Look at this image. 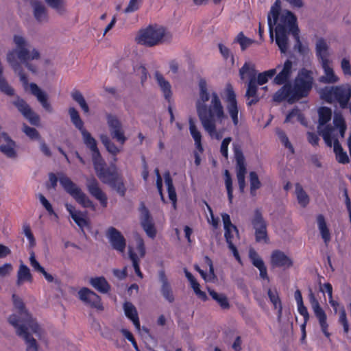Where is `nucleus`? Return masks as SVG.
Wrapping results in <instances>:
<instances>
[{"label":"nucleus","mask_w":351,"mask_h":351,"mask_svg":"<svg viewBox=\"0 0 351 351\" xmlns=\"http://www.w3.org/2000/svg\"><path fill=\"white\" fill-rule=\"evenodd\" d=\"M199 98L196 101V110L201 123L206 132H212L215 123H221L225 118L223 107L216 92L211 94V101L209 105L206 102L210 99L208 92L207 83L204 79L199 82Z\"/></svg>","instance_id":"f257e3e1"},{"label":"nucleus","mask_w":351,"mask_h":351,"mask_svg":"<svg viewBox=\"0 0 351 351\" xmlns=\"http://www.w3.org/2000/svg\"><path fill=\"white\" fill-rule=\"evenodd\" d=\"M313 72L304 68L300 69L293 85L285 84L274 95L273 100L280 103L287 99L289 104H293L309 94L313 84Z\"/></svg>","instance_id":"f03ea898"},{"label":"nucleus","mask_w":351,"mask_h":351,"mask_svg":"<svg viewBox=\"0 0 351 351\" xmlns=\"http://www.w3.org/2000/svg\"><path fill=\"white\" fill-rule=\"evenodd\" d=\"M8 322L16 329V335L23 339L25 351H39L38 341L44 337L45 332L36 321L20 324L17 316L11 315Z\"/></svg>","instance_id":"7ed1b4c3"},{"label":"nucleus","mask_w":351,"mask_h":351,"mask_svg":"<svg viewBox=\"0 0 351 351\" xmlns=\"http://www.w3.org/2000/svg\"><path fill=\"white\" fill-rule=\"evenodd\" d=\"M49 177L51 187L53 189H56L57 186V182L59 180L60 184L65 190V191L71 195L77 202L80 204L84 208H90L93 210L95 209V206L93 202L87 197V195L75 183H74L64 173H58V177H57L53 173H50Z\"/></svg>","instance_id":"20e7f679"},{"label":"nucleus","mask_w":351,"mask_h":351,"mask_svg":"<svg viewBox=\"0 0 351 351\" xmlns=\"http://www.w3.org/2000/svg\"><path fill=\"white\" fill-rule=\"evenodd\" d=\"M172 34L162 26L149 25L139 31L136 37L137 43L147 47H154L172 40Z\"/></svg>","instance_id":"39448f33"},{"label":"nucleus","mask_w":351,"mask_h":351,"mask_svg":"<svg viewBox=\"0 0 351 351\" xmlns=\"http://www.w3.org/2000/svg\"><path fill=\"white\" fill-rule=\"evenodd\" d=\"M322 99L328 104L337 102L342 109L348 108L351 98V85L343 84L339 86H326L319 90Z\"/></svg>","instance_id":"423d86ee"},{"label":"nucleus","mask_w":351,"mask_h":351,"mask_svg":"<svg viewBox=\"0 0 351 351\" xmlns=\"http://www.w3.org/2000/svg\"><path fill=\"white\" fill-rule=\"evenodd\" d=\"M13 42L15 45L14 50L19 60H39L40 58V54L36 49H29V43L25 37L15 34L13 36Z\"/></svg>","instance_id":"0eeeda50"},{"label":"nucleus","mask_w":351,"mask_h":351,"mask_svg":"<svg viewBox=\"0 0 351 351\" xmlns=\"http://www.w3.org/2000/svg\"><path fill=\"white\" fill-rule=\"evenodd\" d=\"M69 114L72 123L78 129L82 136L84 143L93 152L97 150L96 140L92 136L91 134L84 128V122L80 118L78 111L73 107L69 108Z\"/></svg>","instance_id":"6e6552de"},{"label":"nucleus","mask_w":351,"mask_h":351,"mask_svg":"<svg viewBox=\"0 0 351 351\" xmlns=\"http://www.w3.org/2000/svg\"><path fill=\"white\" fill-rule=\"evenodd\" d=\"M11 104L16 108L24 118L28 120L31 125H39L40 121L39 115L32 109L25 99L16 95L11 101Z\"/></svg>","instance_id":"1a4fd4ad"},{"label":"nucleus","mask_w":351,"mask_h":351,"mask_svg":"<svg viewBox=\"0 0 351 351\" xmlns=\"http://www.w3.org/2000/svg\"><path fill=\"white\" fill-rule=\"evenodd\" d=\"M114 170L109 171L99 178L101 181L108 184L112 189L114 190L120 196L124 197L127 191L123 177L116 171V167L113 166Z\"/></svg>","instance_id":"9d476101"},{"label":"nucleus","mask_w":351,"mask_h":351,"mask_svg":"<svg viewBox=\"0 0 351 351\" xmlns=\"http://www.w3.org/2000/svg\"><path fill=\"white\" fill-rule=\"evenodd\" d=\"M253 228L255 230V239L256 242L263 241L267 243L269 238L267 232V222L264 219L260 209H256L251 220Z\"/></svg>","instance_id":"9b49d317"},{"label":"nucleus","mask_w":351,"mask_h":351,"mask_svg":"<svg viewBox=\"0 0 351 351\" xmlns=\"http://www.w3.org/2000/svg\"><path fill=\"white\" fill-rule=\"evenodd\" d=\"M233 146L234 158L237 163V178L238 180L239 191L243 193L245 187V176L247 172L245 157L239 145L234 144Z\"/></svg>","instance_id":"f8f14e48"},{"label":"nucleus","mask_w":351,"mask_h":351,"mask_svg":"<svg viewBox=\"0 0 351 351\" xmlns=\"http://www.w3.org/2000/svg\"><path fill=\"white\" fill-rule=\"evenodd\" d=\"M275 30L278 28L282 29L284 32L293 33L300 32L297 25L296 16L289 10H285L278 16Z\"/></svg>","instance_id":"ddd939ff"},{"label":"nucleus","mask_w":351,"mask_h":351,"mask_svg":"<svg viewBox=\"0 0 351 351\" xmlns=\"http://www.w3.org/2000/svg\"><path fill=\"white\" fill-rule=\"evenodd\" d=\"M308 298L309 302L311 303L315 315L319 320V324L320 325L322 331L326 337H329L330 334L328 331V324H327L326 322V314L322 309V308L320 306L318 300L316 299L311 289H310Z\"/></svg>","instance_id":"4468645a"},{"label":"nucleus","mask_w":351,"mask_h":351,"mask_svg":"<svg viewBox=\"0 0 351 351\" xmlns=\"http://www.w3.org/2000/svg\"><path fill=\"white\" fill-rule=\"evenodd\" d=\"M106 119L112 138L123 145L127 141V138L125 136L122 123L116 116L110 114H107Z\"/></svg>","instance_id":"2eb2a0df"},{"label":"nucleus","mask_w":351,"mask_h":351,"mask_svg":"<svg viewBox=\"0 0 351 351\" xmlns=\"http://www.w3.org/2000/svg\"><path fill=\"white\" fill-rule=\"evenodd\" d=\"M78 298L86 305L99 311L104 309L101 298L87 287L80 289L77 292Z\"/></svg>","instance_id":"dca6fc26"},{"label":"nucleus","mask_w":351,"mask_h":351,"mask_svg":"<svg viewBox=\"0 0 351 351\" xmlns=\"http://www.w3.org/2000/svg\"><path fill=\"white\" fill-rule=\"evenodd\" d=\"M106 234L114 250L119 252L125 251L126 240L119 230L114 227H110L108 228Z\"/></svg>","instance_id":"f3484780"},{"label":"nucleus","mask_w":351,"mask_h":351,"mask_svg":"<svg viewBox=\"0 0 351 351\" xmlns=\"http://www.w3.org/2000/svg\"><path fill=\"white\" fill-rule=\"evenodd\" d=\"M226 99L228 101L227 110L232 118V122L234 125H237L239 123L238 112L239 109L237 106V101L236 99V95L233 90V87L230 84H228L226 87Z\"/></svg>","instance_id":"a211bd4d"},{"label":"nucleus","mask_w":351,"mask_h":351,"mask_svg":"<svg viewBox=\"0 0 351 351\" xmlns=\"http://www.w3.org/2000/svg\"><path fill=\"white\" fill-rule=\"evenodd\" d=\"M86 185L90 194L97 199L104 208H106L108 204V197L99 187L98 181L94 177L88 178Z\"/></svg>","instance_id":"6ab92c4d"},{"label":"nucleus","mask_w":351,"mask_h":351,"mask_svg":"<svg viewBox=\"0 0 351 351\" xmlns=\"http://www.w3.org/2000/svg\"><path fill=\"white\" fill-rule=\"evenodd\" d=\"M29 3L36 22L40 24L47 23L49 21V16L46 5L39 0H31Z\"/></svg>","instance_id":"aec40b11"},{"label":"nucleus","mask_w":351,"mask_h":351,"mask_svg":"<svg viewBox=\"0 0 351 351\" xmlns=\"http://www.w3.org/2000/svg\"><path fill=\"white\" fill-rule=\"evenodd\" d=\"M12 301L14 307L18 311V315H15L17 316V318L20 320V324H28L32 322L36 321V319L32 317V316L29 313V312L25 308V304L21 298H19L16 294H13Z\"/></svg>","instance_id":"412c9836"},{"label":"nucleus","mask_w":351,"mask_h":351,"mask_svg":"<svg viewBox=\"0 0 351 351\" xmlns=\"http://www.w3.org/2000/svg\"><path fill=\"white\" fill-rule=\"evenodd\" d=\"M141 225L149 237L154 239L156 237V230L153 219L150 215L149 210L145 206L141 210Z\"/></svg>","instance_id":"4be33fe9"},{"label":"nucleus","mask_w":351,"mask_h":351,"mask_svg":"<svg viewBox=\"0 0 351 351\" xmlns=\"http://www.w3.org/2000/svg\"><path fill=\"white\" fill-rule=\"evenodd\" d=\"M32 95L36 97L38 101L42 107L48 112L52 113L53 110L51 105L48 101V95L36 84L30 83L29 84Z\"/></svg>","instance_id":"5701e85b"},{"label":"nucleus","mask_w":351,"mask_h":351,"mask_svg":"<svg viewBox=\"0 0 351 351\" xmlns=\"http://www.w3.org/2000/svg\"><path fill=\"white\" fill-rule=\"evenodd\" d=\"M271 265L273 267H281L284 269L293 265V261L283 252L274 250L271 256Z\"/></svg>","instance_id":"b1692460"},{"label":"nucleus","mask_w":351,"mask_h":351,"mask_svg":"<svg viewBox=\"0 0 351 351\" xmlns=\"http://www.w3.org/2000/svg\"><path fill=\"white\" fill-rule=\"evenodd\" d=\"M281 10L280 0H276L271 6L267 16V21L269 31V36L271 41L274 40V27L276 24Z\"/></svg>","instance_id":"393cba45"},{"label":"nucleus","mask_w":351,"mask_h":351,"mask_svg":"<svg viewBox=\"0 0 351 351\" xmlns=\"http://www.w3.org/2000/svg\"><path fill=\"white\" fill-rule=\"evenodd\" d=\"M292 62L289 60H287L284 63L281 71L274 77V83L277 85L288 84L287 82L292 74Z\"/></svg>","instance_id":"a878e982"},{"label":"nucleus","mask_w":351,"mask_h":351,"mask_svg":"<svg viewBox=\"0 0 351 351\" xmlns=\"http://www.w3.org/2000/svg\"><path fill=\"white\" fill-rule=\"evenodd\" d=\"M1 137L3 139L0 143V151L8 158H15L16 156V151L14 149L15 143L5 132L1 134Z\"/></svg>","instance_id":"bb28decb"},{"label":"nucleus","mask_w":351,"mask_h":351,"mask_svg":"<svg viewBox=\"0 0 351 351\" xmlns=\"http://www.w3.org/2000/svg\"><path fill=\"white\" fill-rule=\"evenodd\" d=\"M245 97L247 100V105L248 106L255 105L260 101L261 97L258 93V86L256 80L249 81Z\"/></svg>","instance_id":"cd10ccee"},{"label":"nucleus","mask_w":351,"mask_h":351,"mask_svg":"<svg viewBox=\"0 0 351 351\" xmlns=\"http://www.w3.org/2000/svg\"><path fill=\"white\" fill-rule=\"evenodd\" d=\"M92 159L94 169L99 178L104 177V176L106 174V173L110 171V169L104 168L105 162L103 160L99 149L92 152Z\"/></svg>","instance_id":"c85d7f7f"},{"label":"nucleus","mask_w":351,"mask_h":351,"mask_svg":"<svg viewBox=\"0 0 351 351\" xmlns=\"http://www.w3.org/2000/svg\"><path fill=\"white\" fill-rule=\"evenodd\" d=\"M322 66L324 71V75L319 77L318 81L323 84H335L339 82V77L335 74L332 68L329 66V62H322Z\"/></svg>","instance_id":"c756f323"},{"label":"nucleus","mask_w":351,"mask_h":351,"mask_svg":"<svg viewBox=\"0 0 351 351\" xmlns=\"http://www.w3.org/2000/svg\"><path fill=\"white\" fill-rule=\"evenodd\" d=\"M328 45L326 40L320 38L317 39L315 45L316 55L322 62H329L328 59L329 56Z\"/></svg>","instance_id":"7c9ffc66"},{"label":"nucleus","mask_w":351,"mask_h":351,"mask_svg":"<svg viewBox=\"0 0 351 351\" xmlns=\"http://www.w3.org/2000/svg\"><path fill=\"white\" fill-rule=\"evenodd\" d=\"M33 277L29 267L21 263L17 271V279L16 284L21 287L25 282H32Z\"/></svg>","instance_id":"2f4dec72"},{"label":"nucleus","mask_w":351,"mask_h":351,"mask_svg":"<svg viewBox=\"0 0 351 351\" xmlns=\"http://www.w3.org/2000/svg\"><path fill=\"white\" fill-rule=\"evenodd\" d=\"M159 278L162 282L161 293L162 296L169 302H173L174 301V296L164 271L159 272Z\"/></svg>","instance_id":"473e14b6"},{"label":"nucleus","mask_w":351,"mask_h":351,"mask_svg":"<svg viewBox=\"0 0 351 351\" xmlns=\"http://www.w3.org/2000/svg\"><path fill=\"white\" fill-rule=\"evenodd\" d=\"M155 78L163 93L164 97L166 100L169 101L172 95L170 83L166 80L163 75L158 71L155 73Z\"/></svg>","instance_id":"72a5a7b5"},{"label":"nucleus","mask_w":351,"mask_h":351,"mask_svg":"<svg viewBox=\"0 0 351 351\" xmlns=\"http://www.w3.org/2000/svg\"><path fill=\"white\" fill-rule=\"evenodd\" d=\"M89 283L93 288L101 293H107L111 288L110 284L103 276L91 278Z\"/></svg>","instance_id":"f704fd0d"},{"label":"nucleus","mask_w":351,"mask_h":351,"mask_svg":"<svg viewBox=\"0 0 351 351\" xmlns=\"http://www.w3.org/2000/svg\"><path fill=\"white\" fill-rule=\"evenodd\" d=\"M123 309L125 315L130 319L136 329L140 330V322L135 306L130 302L123 304Z\"/></svg>","instance_id":"c9c22d12"},{"label":"nucleus","mask_w":351,"mask_h":351,"mask_svg":"<svg viewBox=\"0 0 351 351\" xmlns=\"http://www.w3.org/2000/svg\"><path fill=\"white\" fill-rule=\"evenodd\" d=\"M276 31V43L279 47L281 53H285L288 49V32H284L282 29L278 28Z\"/></svg>","instance_id":"e433bc0d"},{"label":"nucleus","mask_w":351,"mask_h":351,"mask_svg":"<svg viewBox=\"0 0 351 351\" xmlns=\"http://www.w3.org/2000/svg\"><path fill=\"white\" fill-rule=\"evenodd\" d=\"M334 152L335 154L336 160L339 163L348 164L350 162L347 153L343 150L341 145L338 139L334 141Z\"/></svg>","instance_id":"4c0bfd02"},{"label":"nucleus","mask_w":351,"mask_h":351,"mask_svg":"<svg viewBox=\"0 0 351 351\" xmlns=\"http://www.w3.org/2000/svg\"><path fill=\"white\" fill-rule=\"evenodd\" d=\"M47 5L55 10L59 15L66 13V3L65 0H44Z\"/></svg>","instance_id":"58836bf2"},{"label":"nucleus","mask_w":351,"mask_h":351,"mask_svg":"<svg viewBox=\"0 0 351 351\" xmlns=\"http://www.w3.org/2000/svg\"><path fill=\"white\" fill-rule=\"evenodd\" d=\"M239 75L242 80L245 77H249V81L256 80V72L254 69V65L248 62H245L244 65L239 70Z\"/></svg>","instance_id":"ea45409f"},{"label":"nucleus","mask_w":351,"mask_h":351,"mask_svg":"<svg viewBox=\"0 0 351 351\" xmlns=\"http://www.w3.org/2000/svg\"><path fill=\"white\" fill-rule=\"evenodd\" d=\"M317 225L324 243L327 245L330 240V234L327 227L325 218L322 215H319L317 217Z\"/></svg>","instance_id":"a19ab883"},{"label":"nucleus","mask_w":351,"mask_h":351,"mask_svg":"<svg viewBox=\"0 0 351 351\" xmlns=\"http://www.w3.org/2000/svg\"><path fill=\"white\" fill-rule=\"evenodd\" d=\"M235 232L232 228H230L229 230H225L224 237L226 238V241L228 243V248L232 252L234 256L239 261L241 262V258L238 250L236 246L233 243V238L234 234Z\"/></svg>","instance_id":"79ce46f5"},{"label":"nucleus","mask_w":351,"mask_h":351,"mask_svg":"<svg viewBox=\"0 0 351 351\" xmlns=\"http://www.w3.org/2000/svg\"><path fill=\"white\" fill-rule=\"evenodd\" d=\"M99 138L107 151L113 156H116L121 152V149L110 139V138L106 134H101Z\"/></svg>","instance_id":"37998d69"},{"label":"nucleus","mask_w":351,"mask_h":351,"mask_svg":"<svg viewBox=\"0 0 351 351\" xmlns=\"http://www.w3.org/2000/svg\"><path fill=\"white\" fill-rule=\"evenodd\" d=\"M209 295L212 298L215 300L223 309H228L230 308L226 295L223 293H218L213 289H208Z\"/></svg>","instance_id":"c03bdc74"},{"label":"nucleus","mask_w":351,"mask_h":351,"mask_svg":"<svg viewBox=\"0 0 351 351\" xmlns=\"http://www.w3.org/2000/svg\"><path fill=\"white\" fill-rule=\"evenodd\" d=\"M189 130L192 137L195 141V144L199 152H203V147L201 143L202 135L197 130L192 119H189Z\"/></svg>","instance_id":"a18cd8bd"},{"label":"nucleus","mask_w":351,"mask_h":351,"mask_svg":"<svg viewBox=\"0 0 351 351\" xmlns=\"http://www.w3.org/2000/svg\"><path fill=\"white\" fill-rule=\"evenodd\" d=\"M72 99L77 102L84 113L89 112V107L82 93L78 90H73L71 94Z\"/></svg>","instance_id":"49530a36"},{"label":"nucleus","mask_w":351,"mask_h":351,"mask_svg":"<svg viewBox=\"0 0 351 351\" xmlns=\"http://www.w3.org/2000/svg\"><path fill=\"white\" fill-rule=\"evenodd\" d=\"M267 295H268V297H269L271 302L274 304V308L276 309H278V317H280L282 314V306L281 300L279 298L277 291L276 290L273 291L271 289H269L268 291H267Z\"/></svg>","instance_id":"de8ad7c7"},{"label":"nucleus","mask_w":351,"mask_h":351,"mask_svg":"<svg viewBox=\"0 0 351 351\" xmlns=\"http://www.w3.org/2000/svg\"><path fill=\"white\" fill-rule=\"evenodd\" d=\"M295 193L298 203L303 207H305L309 202V197L302 185L299 183L295 184Z\"/></svg>","instance_id":"09e8293b"},{"label":"nucleus","mask_w":351,"mask_h":351,"mask_svg":"<svg viewBox=\"0 0 351 351\" xmlns=\"http://www.w3.org/2000/svg\"><path fill=\"white\" fill-rule=\"evenodd\" d=\"M318 114L319 125H324L326 124L331 119L332 110L330 108H319V109L318 110Z\"/></svg>","instance_id":"8fccbe9b"},{"label":"nucleus","mask_w":351,"mask_h":351,"mask_svg":"<svg viewBox=\"0 0 351 351\" xmlns=\"http://www.w3.org/2000/svg\"><path fill=\"white\" fill-rule=\"evenodd\" d=\"M234 42L239 43V45H241V50L244 51L255 41L252 39L246 37L241 32L239 33V34L237 36V37L234 39Z\"/></svg>","instance_id":"3c124183"},{"label":"nucleus","mask_w":351,"mask_h":351,"mask_svg":"<svg viewBox=\"0 0 351 351\" xmlns=\"http://www.w3.org/2000/svg\"><path fill=\"white\" fill-rule=\"evenodd\" d=\"M250 193L252 195H255V191L260 189L261 183L258 179V175L254 171L250 173Z\"/></svg>","instance_id":"603ef678"},{"label":"nucleus","mask_w":351,"mask_h":351,"mask_svg":"<svg viewBox=\"0 0 351 351\" xmlns=\"http://www.w3.org/2000/svg\"><path fill=\"white\" fill-rule=\"evenodd\" d=\"M225 176V184L228 193V197L230 203H232L233 199V189H232V180L228 170H226L224 172Z\"/></svg>","instance_id":"864d4df0"},{"label":"nucleus","mask_w":351,"mask_h":351,"mask_svg":"<svg viewBox=\"0 0 351 351\" xmlns=\"http://www.w3.org/2000/svg\"><path fill=\"white\" fill-rule=\"evenodd\" d=\"M249 257L252 265L256 268L259 269L265 265L264 261L254 249L250 250Z\"/></svg>","instance_id":"5fc2aeb1"},{"label":"nucleus","mask_w":351,"mask_h":351,"mask_svg":"<svg viewBox=\"0 0 351 351\" xmlns=\"http://www.w3.org/2000/svg\"><path fill=\"white\" fill-rule=\"evenodd\" d=\"M23 132L32 140H40L41 139L40 135L38 130L34 128H31L27 124H23Z\"/></svg>","instance_id":"6e6d98bb"},{"label":"nucleus","mask_w":351,"mask_h":351,"mask_svg":"<svg viewBox=\"0 0 351 351\" xmlns=\"http://www.w3.org/2000/svg\"><path fill=\"white\" fill-rule=\"evenodd\" d=\"M129 257H130V260L132 262V265L134 267V269L136 274L138 277L142 278H143V274H142V272L140 270V267H139V263H138L139 259H138L136 254H135L132 251V249H130V250H129Z\"/></svg>","instance_id":"4d7b16f0"},{"label":"nucleus","mask_w":351,"mask_h":351,"mask_svg":"<svg viewBox=\"0 0 351 351\" xmlns=\"http://www.w3.org/2000/svg\"><path fill=\"white\" fill-rule=\"evenodd\" d=\"M221 217L224 226V230H229L230 228H232L233 230L235 232L236 235L239 237V230L237 228L231 223L229 215L227 213H223L221 215Z\"/></svg>","instance_id":"13d9d810"},{"label":"nucleus","mask_w":351,"mask_h":351,"mask_svg":"<svg viewBox=\"0 0 351 351\" xmlns=\"http://www.w3.org/2000/svg\"><path fill=\"white\" fill-rule=\"evenodd\" d=\"M276 134L280 140L281 143L288 149H289L292 152H293V147L291 143L289 141V138L285 132L281 130L278 129L276 130Z\"/></svg>","instance_id":"bf43d9fd"},{"label":"nucleus","mask_w":351,"mask_h":351,"mask_svg":"<svg viewBox=\"0 0 351 351\" xmlns=\"http://www.w3.org/2000/svg\"><path fill=\"white\" fill-rule=\"evenodd\" d=\"M332 131H333V128L331 125H328L325 127V128L324 129V130L322 132V136L323 138L324 139L326 144L329 147H331V145H332L331 133Z\"/></svg>","instance_id":"052dcab7"},{"label":"nucleus","mask_w":351,"mask_h":351,"mask_svg":"<svg viewBox=\"0 0 351 351\" xmlns=\"http://www.w3.org/2000/svg\"><path fill=\"white\" fill-rule=\"evenodd\" d=\"M29 262H30L31 266L33 267L34 271L41 273V274L43 272H45V269L36 261V257H35V254L34 252H30Z\"/></svg>","instance_id":"680f3d73"},{"label":"nucleus","mask_w":351,"mask_h":351,"mask_svg":"<svg viewBox=\"0 0 351 351\" xmlns=\"http://www.w3.org/2000/svg\"><path fill=\"white\" fill-rule=\"evenodd\" d=\"M23 230L25 235L27 237L29 241V245L30 247H34L36 245V240L35 238L31 231V228L28 224H23Z\"/></svg>","instance_id":"e2e57ef3"},{"label":"nucleus","mask_w":351,"mask_h":351,"mask_svg":"<svg viewBox=\"0 0 351 351\" xmlns=\"http://www.w3.org/2000/svg\"><path fill=\"white\" fill-rule=\"evenodd\" d=\"M135 240L136 242V248L138 251L139 252L141 257H144L145 255V244L143 238L138 234H136L135 235Z\"/></svg>","instance_id":"0e129e2a"},{"label":"nucleus","mask_w":351,"mask_h":351,"mask_svg":"<svg viewBox=\"0 0 351 351\" xmlns=\"http://www.w3.org/2000/svg\"><path fill=\"white\" fill-rule=\"evenodd\" d=\"M82 213L78 211L77 214L72 215L73 220L77 223V225L82 229L88 225L86 220L82 216Z\"/></svg>","instance_id":"69168bd1"},{"label":"nucleus","mask_w":351,"mask_h":351,"mask_svg":"<svg viewBox=\"0 0 351 351\" xmlns=\"http://www.w3.org/2000/svg\"><path fill=\"white\" fill-rule=\"evenodd\" d=\"M13 270V266L11 263H5L0 266V277L5 278L10 275Z\"/></svg>","instance_id":"338daca9"},{"label":"nucleus","mask_w":351,"mask_h":351,"mask_svg":"<svg viewBox=\"0 0 351 351\" xmlns=\"http://www.w3.org/2000/svg\"><path fill=\"white\" fill-rule=\"evenodd\" d=\"M231 141H232L231 137H226L221 142L220 152H221L222 156H224L226 159L228 157V145L230 144V143L231 142Z\"/></svg>","instance_id":"774afa93"}]
</instances>
